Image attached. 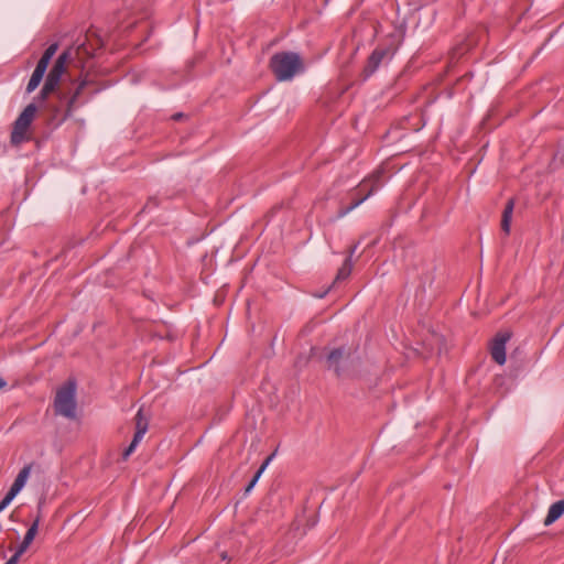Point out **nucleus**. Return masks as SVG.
Masks as SVG:
<instances>
[{
	"instance_id": "6ab92c4d",
	"label": "nucleus",
	"mask_w": 564,
	"mask_h": 564,
	"mask_svg": "<svg viewBox=\"0 0 564 564\" xmlns=\"http://www.w3.org/2000/svg\"><path fill=\"white\" fill-rule=\"evenodd\" d=\"M39 523H40V516H37L35 518V520L33 521V523L29 527L24 538H23V541H26L29 544H31L37 533V530H39Z\"/></svg>"
},
{
	"instance_id": "f257e3e1",
	"label": "nucleus",
	"mask_w": 564,
	"mask_h": 564,
	"mask_svg": "<svg viewBox=\"0 0 564 564\" xmlns=\"http://www.w3.org/2000/svg\"><path fill=\"white\" fill-rule=\"evenodd\" d=\"M102 46L104 41L99 35L88 33L83 39L78 37L72 46L58 55L45 80L58 87L69 63L84 67L85 62L94 57Z\"/></svg>"
},
{
	"instance_id": "0eeeda50",
	"label": "nucleus",
	"mask_w": 564,
	"mask_h": 564,
	"mask_svg": "<svg viewBox=\"0 0 564 564\" xmlns=\"http://www.w3.org/2000/svg\"><path fill=\"white\" fill-rule=\"evenodd\" d=\"M402 252L408 272H416V278L419 280L417 291L425 293L426 288L431 286L435 280V268L426 263L422 258H419L416 261L412 259V253L414 252L413 247H408L403 249Z\"/></svg>"
},
{
	"instance_id": "b1692460",
	"label": "nucleus",
	"mask_w": 564,
	"mask_h": 564,
	"mask_svg": "<svg viewBox=\"0 0 564 564\" xmlns=\"http://www.w3.org/2000/svg\"><path fill=\"white\" fill-rule=\"evenodd\" d=\"M275 453H272L271 455H269L263 462L262 464L260 465V473H263L267 467L270 465V463L272 462L273 457H274Z\"/></svg>"
},
{
	"instance_id": "4be33fe9",
	"label": "nucleus",
	"mask_w": 564,
	"mask_h": 564,
	"mask_svg": "<svg viewBox=\"0 0 564 564\" xmlns=\"http://www.w3.org/2000/svg\"><path fill=\"white\" fill-rule=\"evenodd\" d=\"M512 215H513V214H502V219H501V229H502V231H503L506 235H509V232H510V226H511Z\"/></svg>"
},
{
	"instance_id": "c756f323",
	"label": "nucleus",
	"mask_w": 564,
	"mask_h": 564,
	"mask_svg": "<svg viewBox=\"0 0 564 564\" xmlns=\"http://www.w3.org/2000/svg\"><path fill=\"white\" fill-rule=\"evenodd\" d=\"M358 245H359V243H355V245H352V246L349 248V253H348V256H347V257H350V258L352 257V254L356 252V250H357V248H358Z\"/></svg>"
},
{
	"instance_id": "39448f33",
	"label": "nucleus",
	"mask_w": 564,
	"mask_h": 564,
	"mask_svg": "<svg viewBox=\"0 0 564 564\" xmlns=\"http://www.w3.org/2000/svg\"><path fill=\"white\" fill-rule=\"evenodd\" d=\"M269 67L279 82L292 79L295 74L304 70L301 56L295 52H278L269 62Z\"/></svg>"
},
{
	"instance_id": "7c9ffc66",
	"label": "nucleus",
	"mask_w": 564,
	"mask_h": 564,
	"mask_svg": "<svg viewBox=\"0 0 564 564\" xmlns=\"http://www.w3.org/2000/svg\"><path fill=\"white\" fill-rule=\"evenodd\" d=\"M262 474H263V473H260V468H258V470L256 471V474H254V475H253V477H252V478H253V480H254V481H259V479H260V477H261V475H262Z\"/></svg>"
},
{
	"instance_id": "2f4dec72",
	"label": "nucleus",
	"mask_w": 564,
	"mask_h": 564,
	"mask_svg": "<svg viewBox=\"0 0 564 564\" xmlns=\"http://www.w3.org/2000/svg\"><path fill=\"white\" fill-rule=\"evenodd\" d=\"M280 208L296 209L297 207L292 205L291 203H288L285 206L284 205L280 206Z\"/></svg>"
},
{
	"instance_id": "c85d7f7f",
	"label": "nucleus",
	"mask_w": 564,
	"mask_h": 564,
	"mask_svg": "<svg viewBox=\"0 0 564 564\" xmlns=\"http://www.w3.org/2000/svg\"><path fill=\"white\" fill-rule=\"evenodd\" d=\"M21 556H17L14 553L4 564H17Z\"/></svg>"
},
{
	"instance_id": "72a5a7b5",
	"label": "nucleus",
	"mask_w": 564,
	"mask_h": 564,
	"mask_svg": "<svg viewBox=\"0 0 564 564\" xmlns=\"http://www.w3.org/2000/svg\"><path fill=\"white\" fill-rule=\"evenodd\" d=\"M7 386V381L3 377L0 376V389L4 388Z\"/></svg>"
},
{
	"instance_id": "7ed1b4c3",
	"label": "nucleus",
	"mask_w": 564,
	"mask_h": 564,
	"mask_svg": "<svg viewBox=\"0 0 564 564\" xmlns=\"http://www.w3.org/2000/svg\"><path fill=\"white\" fill-rule=\"evenodd\" d=\"M386 172L382 169L376 170L368 177L362 180L358 186L346 193L340 199V206L337 212H352L361 203L378 192L384 184Z\"/></svg>"
},
{
	"instance_id": "6e6552de",
	"label": "nucleus",
	"mask_w": 564,
	"mask_h": 564,
	"mask_svg": "<svg viewBox=\"0 0 564 564\" xmlns=\"http://www.w3.org/2000/svg\"><path fill=\"white\" fill-rule=\"evenodd\" d=\"M37 105L35 102L29 104L19 117L15 119L12 126L10 135V143L18 147L24 142L32 140L29 129L36 116Z\"/></svg>"
},
{
	"instance_id": "9b49d317",
	"label": "nucleus",
	"mask_w": 564,
	"mask_h": 564,
	"mask_svg": "<svg viewBox=\"0 0 564 564\" xmlns=\"http://www.w3.org/2000/svg\"><path fill=\"white\" fill-rule=\"evenodd\" d=\"M135 432L133 435V438L131 443L135 444L137 446L142 441L144 434L148 431V420L142 414V409H140L135 414Z\"/></svg>"
},
{
	"instance_id": "1a4fd4ad",
	"label": "nucleus",
	"mask_w": 564,
	"mask_h": 564,
	"mask_svg": "<svg viewBox=\"0 0 564 564\" xmlns=\"http://www.w3.org/2000/svg\"><path fill=\"white\" fill-rule=\"evenodd\" d=\"M395 51L397 46H394L392 43L387 45H378L367 58L366 65L361 72L362 79L367 80L369 77H371L383 63V61L392 58Z\"/></svg>"
},
{
	"instance_id": "473e14b6",
	"label": "nucleus",
	"mask_w": 564,
	"mask_h": 564,
	"mask_svg": "<svg viewBox=\"0 0 564 564\" xmlns=\"http://www.w3.org/2000/svg\"><path fill=\"white\" fill-rule=\"evenodd\" d=\"M183 117H184V113H182V112H177V113H175V115H173V116H172V118H173L174 120H180V119H182Z\"/></svg>"
},
{
	"instance_id": "ddd939ff",
	"label": "nucleus",
	"mask_w": 564,
	"mask_h": 564,
	"mask_svg": "<svg viewBox=\"0 0 564 564\" xmlns=\"http://www.w3.org/2000/svg\"><path fill=\"white\" fill-rule=\"evenodd\" d=\"M57 86L51 84L50 82L45 80L44 82V85L43 87L41 88L40 93L37 94V96L34 98V101L36 105H37V110L41 109V105H43L44 102H51L54 100L53 99H50L48 96L52 95V94H57Z\"/></svg>"
},
{
	"instance_id": "aec40b11",
	"label": "nucleus",
	"mask_w": 564,
	"mask_h": 564,
	"mask_svg": "<svg viewBox=\"0 0 564 564\" xmlns=\"http://www.w3.org/2000/svg\"><path fill=\"white\" fill-rule=\"evenodd\" d=\"M17 495L18 494H15L13 490H8L6 496L0 501V512H2L11 503V501L17 497Z\"/></svg>"
},
{
	"instance_id": "cd10ccee",
	"label": "nucleus",
	"mask_w": 564,
	"mask_h": 564,
	"mask_svg": "<svg viewBox=\"0 0 564 564\" xmlns=\"http://www.w3.org/2000/svg\"><path fill=\"white\" fill-rule=\"evenodd\" d=\"M258 481H254L253 478L250 479L249 484L245 488V494L248 495L253 487L257 485Z\"/></svg>"
},
{
	"instance_id": "bb28decb",
	"label": "nucleus",
	"mask_w": 564,
	"mask_h": 564,
	"mask_svg": "<svg viewBox=\"0 0 564 564\" xmlns=\"http://www.w3.org/2000/svg\"><path fill=\"white\" fill-rule=\"evenodd\" d=\"M334 284L329 285L327 289H325L324 291H319L318 293H315L314 296L317 297V299H323L327 295V293L330 291L332 286Z\"/></svg>"
},
{
	"instance_id": "a211bd4d",
	"label": "nucleus",
	"mask_w": 564,
	"mask_h": 564,
	"mask_svg": "<svg viewBox=\"0 0 564 564\" xmlns=\"http://www.w3.org/2000/svg\"><path fill=\"white\" fill-rule=\"evenodd\" d=\"M351 270H352V261L350 260V257H347L344 260L341 267L338 269L333 284L346 280L350 275Z\"/></svg>"
},
{
	"instance_id": "393cba45",
	"label": "nucleus",
	"mask_w": 564,
	"mask_h": 564,
	"mask_svg": "<svg viewBox=\"0 0 564 564\" xmlns=\"http://www.w3.org/2000/svg\"><path fill=\"white\" fill-rule=\"evenodd\" d=\"M29 546L30 544L26 541H22L14 553H17V556H21Z\"/></svg>"
},
{
	"instance_id": "a878e982",
	"label": "nucleus",
	"mask_w": 564,
	"mask_h": 564,
	"mask_svg": "<svg viewBox=\"0 0 564 564\" xmlns=\"http://www.w3.org/2000/svg\"><path fill=\"white\" fill-rule=\"evenodd\" d=\"M514 202L512 197H509L505 204V207L501 212H513Z\"/></svg>"
},
{
	"instance_id": "9d476101",
	"label": "nucleus",
	"mask_w": 564,
	"mask_h": 564,
	"mask_svg": "<svg viewBox=\"0 0 564 564\" xmlns=\"http://www.w3.org/2000/svg\"><path fill=\"white\" fill-rule=\"evenodd\" d=\"M509 339H510V334L500 333L492 340V344L490 347V355H491V358L500 366L506 364V360H507L506 345Z\"/></svg>"
},
{
	"instance_id": "f704fd0d",
	"label": "nucleus",
	"mask_w": 564,
	"mask_h": 564,
	"mask_svg": "<svg viewBox=\"0 0 564 564\" xmlns=\"http://www.w3.org/2000/svg\"><path fill=\"white\" fill-rule=\"evenodd\" d=\"M221 557H223V560H227L228 558L226 553H223Z\"/></svg>"
},
{
	"instance_id": "dca6fc26",
	"label": "nucleus",
	"mask_w": 564,
	"mask_h": 564,
	"mask_svg": "<svg viewBox=\"0 0 564 564\" xmlns=\"http://www.w3.org/2000/svg\"><path fill=\"white\" fill-rule=\"evenodd\" d=\"M57 50H58V43L55 42V43L50 44L48 47L42 54L36 66L40 68H43L44 70H47V67H48L53 56L56 54Z\"/></svg>"
},
{
	"instance_id": "f8f14e48",
	"label": "nucleus",
	"mask_w": 564,
	"mask_h": 564,
	"mask_svg": "<svg viewBox=\"0 0 564 564\" xmlns=\"http://www.w3.org/2000/svg\"><path fill=\"white\" fill-rule=\"evenodd\" d=\"M564 514V499L557 500L552 503L547 510V514L543 521L545 527L553 524Z\"/></svg>"
},
{
	"instance_id": "4468645a",
	"label": "nucleus",
	"mask_w": 564,
	"mask_h": 564,
	"mask_svg": "<svg viewBox=\"0 0 564 564\" xmlns=\"http://www.w3.org/2000/svg\"><path fill=\"white\" fill-rule=\"evenodd\" d=\"M93 82L87 79L86 77L83 78L78 85L76 86L75 90L73 91V94L67 97L66 96V102L68 104V106L75 110L77 108V102L79 101L85 88L91 84Z\"/></svg>"
},
{
	"instance_id": "20e7f679",
	"label": "nucleus",
	"mask_w": 564,
	"mask_h": 564,
	"mask_svg": "<svg viewBox=\"0 0 564 564\" xmlns=\"http://www.w3.org/2000/svg\"><path fill=\"white\" fill-rule=\"evenodd\" d=\"M40 110L46 126L44 138H48L52 131L62 126L74 112L66 102V93L63 91H58L53 101L41 105Z\"/></svg>"
},
{
	"instance_id": "f03ea898",
	"label": "nucleus",
	"mask_w": 564,
	"mask_h": 564,
	"mask_svg": "<svg viewBox=\"0 0 564 564\" xmlns=\"http://www.w3.org/2000/svg\"><path fill=\"white\" fill-rule=\"evenodd\" d=\"M361 365L358 346L341 345L329 350L326 356V368L338 378H354Z\"/></svg>"
},
{
	"instance_id": "412c9836",
	"label": "nucleus",
	"mask_w": 564,
	"mask_h": 564,
	"mask_svg": "<svg viewBox=\"0 0 564 564\" xmlns=\"http://www.w3.org/2000/svg\"><path fill=\"white\" fill-rule=\"evenodd\" d=\"M156 207L166 208V206H163L158 197H150L149 200L147 202V204L142 207V209L140 212L151 210Z\"/></svg>"
},
{
	"instance_id": "5701e85b",
	"label": "nucleus",
	"mask_w": 564,
	"mask_h": 564,
	"mask_svg": "<svg viewBox=\"0 0 564 564\" xmlns=\"http://www.w3.org/2000/svg\"><path fill=\"white\" fill-rule=\"evenodd\" d=\"M137 445L133 443H130L129 446L122 452V459L127 460L131 454L135 451Z\"/></svg>"
},
{
	"instance_id": "f3484780",
	"label": "nucleus",
	"mask_w": 564,
	"mask_h": 564,
	"mask_svg": "<svg viewBox=\"0 0 564 564\" xmlns=\"http://www.w3.org/2000/svg\"><path fill=\"white\" fill-rule=\"evenodd\" d=\"M45 73H46V70H44L43 68L35 66V69L33 70L31 78L26 85L28 94H31L39 87V85L43 80Z\"/></svg>"
},
{
	"instance_id": "423d86ee",
	"label": "nucleus",
	"mask_w": 564,
	"mask_h": 564,
	"mask_svg": "<svg viewBox=\"0 0 564 564\" xmlns=\"http://www.w3.org/2000/svg\"><path fill=\"white\" fill-rule=\"evenodd\" d=\"M76 390L77 382L75 379H68L62 387L57 389L54 398L55 414L62 415L69 420L76 419Z\"/></svg>"
},
{
	"instance_id": "2eb2a0df",
	"label": "nucleus",
	"mask_w": 564,
	"mask_h": 564,
	"mask_svg": "<svg viewBox=\"0 0 564 564\" xmlns=\"http://www.w3.org/2000/svg\"><path fill=\"white\" fill-rule=\"evenodd\" d=\"M31 468H32L31 464L25 465L17 475L13 484L10 487V489L13 490L15 494H19L25 486V484L30 477Z\"/></svg>"
}]
</instances>
